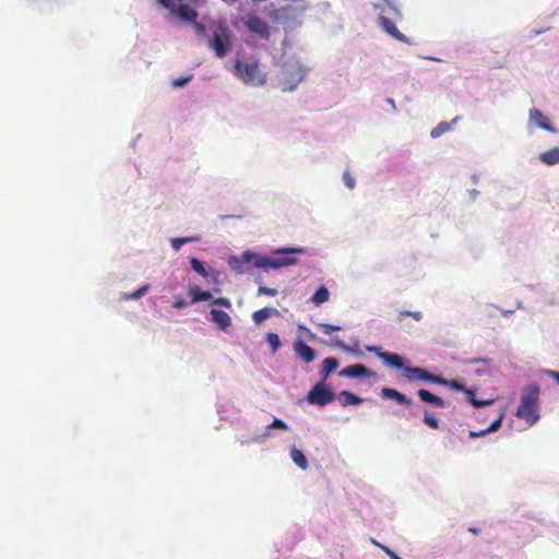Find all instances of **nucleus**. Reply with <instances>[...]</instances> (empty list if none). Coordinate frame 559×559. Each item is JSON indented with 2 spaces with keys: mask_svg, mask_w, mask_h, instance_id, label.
<instances>
[{
  "mask_svg": "<svg viewBox=\"0 0 559 559\" xmlns=\"http://www.w3.org/2000/svg\"><path fill=\"white\" fill-rule=\"evenodd\" d=\"M464 393L467 395L468 402L475 407L486 406L493 403V400H477L475 397V391L473 389L466 388Z\"/></svg>",
  "mask_w": 559,
  "mask_h": 559,
  "instance_id": "26",
  "label": "nucleus"
},
{
  "mask_svg": "<svg viewBox=\"0 0 559 559\" xmlns=\"http://www.w3.org/2000/svg\"><path fill=\"white\" fill-rule=\"evenodd\" d=\"M189 295L191 296V302L195 304L199 301H207L212 299L210 292L202 290L199 286H191L189 288Z\"/></svg>",
  "mask_w": 559,
  "mask_h": 559,
  "instance_id": "21",
  "label": "nucleus"
},
{
  "mask_svg": "<svg viewBox=\"0 0 559 559\" xmlns=\"http://www.w3.org/2000/svg\"><path fill=\"white\" fill-rule=\"evenodd\" d=\"M280 312L276 308L264 307L260 310H257L252 313V320L257 325L262 324L265 320L273 316H278Z\"/></svg>",
  "mask_w": 559,
  "mask_h": 559,
  "instance_id": "18",
  "label": "nucleus"
},
{
  "mask_svg": "<svg viewBox=\"0 0 559 559\" xmlns=\"http://www.w3.org/2000/svg\"><path fill=\"white\" fill-rule=\"evenodd\" d=\"M423 421L432 429L439 428V420L436 417L429 415L428 413H425Z\"/></svg>",
  "mask_w": 559,
  "mask_h": 559,
  "instance_id": "34",
  "label": "nucleus"
},
{
  "mask_svg": "<svg viewBox=\"0 0 559 559\" xmlns=\"http://www.w3.org/2000/svg\"><path fill=\"white\" fill-rule=\"evenodd\" d=\"M406 317H412L416 321H420L423 319V313L420 311H400L397 313V321L403 322Z\"/></svg>",
  "mask_w": 559,
  "mask_h": 559,
  "instance_id": "30",
  "label": "nucleus"
},
{
  "mask_svg": "<svg viewBox=\"0 0 559 559\" xmlns=\"http://www.w3.org/2000/svg\"><path fill=\"white\" fill-rule=\"evenodd\" d=\"M404 370L409 381L423 380L431 383L444 382V378L432 374L420 367H406Z\"/></svg>",
  "mask_w": 559,
  "mask_h": 559,
  "instance_id": "8",
  "label": "nucleus"
},
{
  "mask_svg": "<svg viewBox=\"0 0 559 559\" xmlns=\"http://www.w3.org/2000/svg\"><path fill=\"white\" fill-rule=\"evenodd\" d=\"M539 159L545 165H556L559 163V147H554L539 155Z\"/></svg>",
  "mask_w": 559,
  "mask_h": 559,
  "instance_id": "22",
  "label": "nucleus"
},
{
  "mask_svg": "<svg viewBox=\"0 0 559 559\" xmlns=\"http://www.w3.org/2000/svg\"><path fill=\"white\" fill-rule=\"evenodd\" d=\"M163 7L170 9L171 14L178 16L180 20L186 22H194L198 17V12L189 4H181L179 7H175L171 0H158Z\"/></svg>",
  "mask_w": 559,
  "mask_h": 559,
  "instance_id": "7",
  "label": "nucleus"
},
{
  "mask_svg": "<svg viewBox=\"0 0 559 559\" xmlns=\"http://www.w3.org/2000/svg\"><path fill=\"white\" fill-rule=\"evenodd\" d=\"M318 326L322 330L324 334H331L332 332L340 331L341 326L328 323H320Z\"/></svg>",
  "mask_w": 559,
  "mask_h": 559,
  "instance_id": "35",
  "label": "nucleus"
},
{
  "mask_svg": "<svg viewBox=\"0 0 559 559\" xmlns=\"http://www.w3.org/2000/svg\"><path fill=\"white\" fill-rule=\"evenodd\" d=\"M443 385H447L449 388H451L452 390H455V391H465V385L463 382L461 381H457V380H447L444 379V382L442 383Z\"/></svg>",
  "mask_w": 559,
  "mask_h": 559,
  "instance_id": "33",
  "label": "nucleus"
},
{
  "mask_svg": "<svg viewBox=\"0 0 559 559\" xmlns=\"http://www.w3.org/2000/svg\"><path fill=\"white\" fill-rule=\"evenodd\" d=\"M295 352L307 364L316 358V350L302 341L296 342Z\"/></svg>",
  "mask_w": 559,
  "mask_h": 559,
  "instance_id": "17",
  "label": "nucleus"
},
{
  "mask_svg": "<svg viewBox=\"0 0 559 559\" xmlns=\"http://www.w3.org/2000/svg\"><path fill=\"white\" fill-rule=\"evenodd\" d=\"M340 376L355 378V377H370L371 371L364 365H350L340 371Z\"/></svg>",
  "mask_w": 559,
  "mask_h": 559,
  "instance_id": "13",
  "label": "nucleus"
},
{
  "mask_svg": "<svg viewBox=\"0 0 559 559\" xmlns=\"http://www.w3.org/2000/svg\"><path fill=\"white\" fill-rule=\"evenodd\" d=\"M468 531L473 534H478L479 533V530L476 528V527H469Z\"/></svg>",
  "mask_w": 559,
  "mask_h": 559,
  "instance_id": "46",
  "label": "nucleus"
},
{
  "mask_svg": "<svg viewBox=\"0 0 559 559\" xmlns=\"http://www.w3.org/2000/svg\"><path fill=\"white\" fill-rule=\"evenodd\" d=\"M148 289H150V285L148 284L143 285L142 287H140L139 289H136L132 294L127 295L124 297V299H138V298L144 296L148 292Z\"/></svg>",
  "mask_w": 559,
  "mask_h": 559,
  "instance_id": "32",
  "label": "nucleus"
},
{
  "mask_svg": "<svg viewBox=\"0 0 559 559\" xmlns=\"http://www.w3.org/2000/svg\"><path fill=\"white\" fill-rule=\"evenodd\" d=\"M530 120L546 131L552 133L557 132V130L549 123L548 119L544 116V114L536 108L530 110Z\"/></svg>",
  "mask_w": 559,
  "mask_h": 559,
  "instance_id": "15",
  "label": "nucleus"
},
{
  "mask_svg": "<svg viewBox=\"0 0 559 559\" xmlns=\"http://www.w3.org/2000/svg\"><path fill=\"white\" fill-rule=\"evenodd\" d=\"M389 105H393V106H394V102H393V99H390V100H389Z\"/></svg>",
  "mask_w": 559,
  "mask_h": 559,
  "instance_id": "49",
  "label": "nucleus"
},
{
  "mask_svg": "<svg viewBox=\"0 0 559 559\" xmlns=\"http://www.w3.org/2000/svg\"><path fill=\"white\" fill-rule=\"evenodd\" d=\"M212 304L215 305V306H222V307L227 308V309L231 308L230 300L228 298H225V297L215 298V299L212 300Z\"/></svg>",
  "mask_w": 559,
  "mask_h": 559,
  "instance_id": "36",
  "label": "nucleus"
},
{
  "mask_svg": "<svg viewBox=\"0 0 559 559\" xmlns=\"http://www.w3.org/2000/svg\"><path fill=\"white\" fill-rule=\"evenodd\" d=\"M338 400L342 406L346 407L349 405H358L362 400L349 391H342L338 395Z\"/></svg>",
  "mask_w": 559,
  "mask_h": 559,
  "instance_id": "23",
  "label": "nucleus"
},
{
  "mask_svg": "<svg viewBox=\"0 0 559 559\" xmlns=\"http://www.w3.org/2000/svg\"><path fill=\"white\" fill-rule=\"evenodd\" d=\"M191 267L200 275H202L203 277H207L209 276V273L206 271V269L204 267L203 263L195 259V258H192L191 259Z\"/></svg>",
  "mask_w": 559,
  "mask_h": 559,
  "instance_id": "31",
  "label": "nucleus"
},
{
  "mask_svg": "<svg viewBox=\"0 0 559 559\" xmlns=\"http://www.w3.org/2000/svg\"><path fill=\"white\" fill-rule=\"evenodd\" d=\"M334 399L335 394L323 382L314 384L307 395L308 403L319 406H325Z\"/></svg>",
  "mask_w": 559,
  "mask_h": 559,
  "instance_id": "6",
  "label": "nucleus"
},
{
  "mask_svg": "<svg viewBox=\"0 0 559 559\" xmlns=\"http://www.w3.org/2000/svg\"><path fill=\"white\" fill-rule=\"evenodd\" d=\"M417 395L419 396V399L423 402L431 404L436 407H444L445 406L444 401L440 396L435 395L433 393H431L428 390L420 389V390H418Z\"/></svg>",
  "mask_w": 559,
  "mask_h": 559,
  "instance_id": "19",
  "label": "nucleus"
},
{
  "mask_svg": "<svg viewBox=\"0 0 559 559\" xmlns=\"http://www.w3.org/2000/svg\"><path fill=\"white\" fill-rule=\"evenodd\" d=\"M338 365V360L334 357H328L323 359L321 364V373L323 376V379H326L331 372L336 370Z\"/></svg>",
  "mask_w": 559,
  "mask_h": 559,
  "instance_id": "24",
  "label": "nucleus"
},
{
  "mask_svg": "<svg viewBox=\"0 0 559 559\" xmlns=\"http://www.w3.org/2000/svg\"><path fill=\"white\" fill-rule=\"evenodd\" d=\"M193 27L197 32V34L201 37H204L205 34H206V26L201 24V23H198L197 21L193 22Z\"/></svg>",
  "mask_w": 559,
  "mask_h": 559,
  "instance_id": "40",
  "label": "nucleus"
},
{
  "mask_svg": "<svg viewBox=\"0 0 559 559\" xmlns=\"http://www.w3.org/2000/svg\"><path fill=\"white\" fill-rule=\"evenodd\" d=\"M302 252H304V249L299 248V247H297V248H289V247L278 248V249L274 250V253L275 254H285V257L270 258V257H264V255H260V254L247 251V252L242 253L240 259H234V261L237 263H243V262L248 263V262L253 261L254 266L258 269H263L265 271L271 270V269L277 270L281 267L295 265L297 263V259L293 258L288 254L302 253Z\"/></svg>",
  "mask_w": 559,
  "mask_h": 559,
  "instance_id": "1",
  "label": "nucleus"
},
{
  "mask_svg": "<svg viewBox=\"0 0 559 559\" xmlns=\"http://www.w3.org/2000/svg\"><path fill=\"white\" fill-rule=\"evenodd\" d=\"M368 352L374 353L380 359H382L389 366L401 369L404 367L403 358L393 353L383 352L379 346H369L367 347Z\"/></svg>",
  "mask_w": 559,
  "mask_h": 559,
  "instance_id": "10",
  "label": "nucleus"
},
{
  "mask_svg": "<svg viewBox=\"0 0 559 559\" xmlns=\"http://www.w3.org/2000/svg\"><path fill=\"white\" fill-rule=\"evenodd\" d=\"M231 33L224 23L212 26V37L209 47L214 50L216 57L224 58L231 49Z\"/></svg>",
  "mask_w": 559,
  "mask_h": 559,
  "instance_id": "4",
  "label": "nucleus"
},
{
  "mask_svg": "<svg viewBox=\"0 0 559 559\" xmlns=\"http://www.w3.org/2000/svg\"><path fill=\"white\" fill-rule=\"evenodd\" d=\"M329 296H330V293L328 290V288H325L324 286H321L320 288L317 289V292L313 294V296L311 297V300L316 304V305H321L325 301H328L329 299Z\"/></svg>",
  "mask_w": 559,
  "mask_h": 559,
  "instance_id": "27",
  "label": "nucleus"
},
{
  "mask_svg": "<svg viewBox=\"0 0 559 559\" xmlns=\"http://www.w3.org/2000/svg\"><path fill=\"white\" fill-rule=\"evenodd\" d=\"M389 105H393V106H394V102H393V99H390V100H389Z\"/></svg>",
  "mask_w": 559,
  "mask_h": 559,
  "instance_id": "48",
  "label": "nucleus"
},
{
  "mask_svg": "<svg viewBox=\"0 0 559 559\" xmlns=\"http://www.w3.org/2000/svg\"><path fill=\"white\" fill-rule=\"evenodd\" d=\"M381 396L384 399L394 400L397 404L406 406H411L413 404V401L408 399L405 394L392 388H383L381 390Z\"/></svg>",
  "mask_w": 559,
  "mask_h": 559,
  "instance_id": "14",
  "label": "nucleus"
},
{
  "mask_svg": "<svg viewBox=\"0 0 559 559\" xmlns=\"http://www.w3.org/2000/svg\"><path fill=\"white\" fill-rule=\"evenodd\" d=\"M290 459L299 468H301L304 471L308 468V461H307L305 454L302 453V451H300L299 449H297V448L292 449Z\"/></svg>",
  "mask_w": 559,
  "mask_h": 559,
  "instance_id": "25",
  "label": "nucleus"
},
{
  "mask_svg": "<svg viewBox=\"0 0 559 559\" xmlns=\"http://www.w3.org/2000/svg\"><path fill=\"white\" fill-rule=\"evenodd\" d=\"M380 25L382 28L390 34L392 37L396 38L400 41H407L404 34H402L395 23L391 21L389 17L380 16Z\"/></svg>",
  "mask_w": 559,
  "mask_h": 559,
  "instance_id": "16",
  "label": "nucleus"
},
{
  "mask_svg": "<svg viewBox=\"0 0 559 559\" xmlns=\"http://www.w3.org/2000/svg\"><path fill=\"white\" fill-rule=\"evenodd\" d=\"M199 239H200L199 236L173 238L171 247L174 250L178 251L185 243L198 241Z\"/></svg>",
  "mask_w": 559,
  "mask_h": 559,
  "instance_id": "28",
  "label": "nucleus"
},
{
  "mask_svg": "<svg viewBox=\"0 0 559 559\" xmlns=\"http://www.w3.org/2000/svg\"><path fill=\"white\" fill-rule=\"evenodd\" d=\"M186 306H187V302L183 299H178L174 302V308H177V309L183 308Z\"/></svg>",
  "mask_w": 559,
  "mask_h": 559,
  "instance_id": "45",
  "label": "nucleus"
},
{
  "mask_svg": "<svg viewBox=\"0 0 559 559\" xmlns=\"http://www.w3.org/2000/svg\"><path fill=\"white\" fill-rule=\"evenodd\" d=\"M261 295H267V296H276L277 295V289L275 288H270V287H266V286H260L258 288V296H261Z\"/></svg>",
  "mask_w": 559,
  "mask_h": 559,
  "instance_id": "37",
  "label": "nucleus"
},
{
  "mask_svg": "<svg viewBox=\"0 0 559 559\" xmlns=\"http://www.w3.org/2000/svg\"><path fill=\"white\" fill-rule=\"evenodd\" d=\"M247 27L250 32L259 35L263 39L270 38V27L267 23L258 15H250L248 17Z\"/></svg>",
  "mask_w": 559,
  "mask_h": 559,
  "instance_id": "9",
  "label": "nucleus"
},
{
  "mask_svg": "<svg viewBox=\"0 0 559 559\" xmlns=\"http://www.w3.org/2000/svg\"><path fill=\"white\" fill-rule=\"evenodd\" d=\"M373 544H376L377 546L381 547V548L384 550V552H385V554H386L391 559H393V558H394V556H397V555H396L394 551H392L390 548H388V547H385V546H382V545L378 544V543H377V542H374V540H373Z\"/></svg>",
  "mask_w": 559,
  "mask_h": 559,
  "instance_id": "44",
  "label": "nucleus"
},
{
  "mask_svg": "<svg viewBox=\"0 0 559 559\" xmlns=\"http://www.w3.org/2000/svg\"><path fill=\"white\" fill-rule=\"evenodd\" d=\"M210 314L211 320L219 330L225 331L231 325V318L227 312L218 309H212Z\"/></svg>",
  "mask_w": 559,
  "mask_h": 559,
  "instance_id": "12",
  "label": "nucleus"
},
{
  "mask_svg": "<svg viewBox=\"0 0 559 559\" xmlns=\"http://www.w3.org/2000/svg\"><path fill=\"white\" fill-rule=\"evenodd\" d=\"M333 345L336 347H340L344 350H349V347L340 338L335 337L333 338Z\"/></svg>",
  "mask_w": 559,
  "mask_h": 559,
  "instance_id": "42",
  "label": "nucleus"
},
{
  "mask_svg": "<svg viewBox=\"0 0 559 559\" xmlns=\"http://www.w3.org/2000/svg\"><path fill=\"white\" fill-rule=\"evenodd\" d=\"M539 395L540 388L537 383L527 384L521 395L520 404L516 408L515 416L525 420L530 426L539 419Z\"/></svg>",
  "mask_w": 559,
  "mask_h": 559,
  "instance_id": "2",
  "label": "nucleus"
},
{
  "mask_svg": "<svg viewBox=\"0 0 559 559\" xmlns=\"http://www.w3.org/2000/svg\"><path fill=\"white\" fill-rule=\"evenodd\" d=\"M266 341L272 348V353H276L282 346L280 336L276 333L270 332L266 334Z\"/></svg>",
  "mask_w": 559,
  "mask_h": 559,
  "instance_id": "29",
  "label": "nucleus"
},
{
  "mask_svg": "<svg viewBox=\"0 0 559 559\" xmlns=\"http://www.w3.org/2000/svg\"><path fill=\"white\" fill-rule=\"evenodd\" d=\"M192 79L191 75H188V76H183V78H179V79H176L174 82H173V85L175 87H181L183 85H186L188 82H190V80Z\"/></svg>",
  "mask_w": 559,
  "mask_h": 559,
  "instance_id": "41",
  "label": "nucleus"
},
{
  "mask_svg": "<svg viewBox=\"0 0 559 559\" xmlns=\"http://www.w3.org/2000/svg\"><path fill=\"white\" fill-rule=\"evenodd\" d=\"M306 69L298 61H287L283 64L280 82L284 92H292L304 80Z\"/></svg>",
  "mask_w": 559,
  "mask_h": 559,
  "instance_id": "5",
  "label": "nucleus"
},
{
  "mask_svg": "<svg viewBox=\"0 0 559 559\" xmlns=\"http://www.w3.org/2000/svg\"><path fill=\"white\" fill-rule=\"evenodd\" d=\"M504 416H506V411L500 409L496 419L490 424V426L488 428H486L484 430H479V431H469V433H468L469 438L476 439L479 437H484L490 432L497 431L501 427Z\"/></svg>",
  "mask_w": 559,
  "mask_h": 559,
  "instance_id": "11",
  "label": "nucleus"
},
{
  "mask_svg": "<svg viewBox=\"0 0 559 559\" xmlns=\"http://www.w3.org/2000/svg\"><path fill=\"white\" fill-rule=\"evenodd\" d=\"M344 183L347 188L353 189L355 187V180L349 173L345 171L343 175Z\"/></svg>",
  "mask_w": 559,
  "mask_h": 559,
  "instance_id": "39",
  "label": "nucleus"
},
{
  "mask_svg": "<svg viewBox=\"0 0 559 559\" xmlns=\"http://www.w3.org/2000/svg\"><path fill=\"white\" fill-rule=\"evenodd\" d=\"M235 75L247 85L262 86L266 82V74L260 69L257 60L240 61L234 64Z\"/></svg>",
  "mask_w": 559,
  "mask_h": 559,
  "instance_id": "3",
  "label": "nucleus"
},
{
  "mask_svg": "<svg viewBox=\"0 0 559 559\" xmlns=\"http://www.w3.org/2000/svg\"><path fill=\"white\" fill-rule=\"evenodd\" d=\"M543 373L547 374L548 377L555 379L559 383V371L555 370H544Z\"/></svg>",
  "mask_w": 559,
  "mask_h": 559,
  "instance_id": "43",
  "label": "nucleus"
},
{
  "mask_svg": "<svg viewBox=\"0 0 559 559\" xmlns=\"http://www.w3.org/2000/svg\"><path fill=\"white\" fill-rule=\"evenodd\" d=\"M269 429H273V428H278V429H282V430H286L287 429V425L285 424V421H283L282 419L280 418H275L269 426H267Z\"/></svg>",
  "mask_w": 559,
  "mask_h": 559,
  "instance_id": "38",
  "label": "nucleus"
},
{
  "mask_svg": "<svg viewBox=\"0 0 559 559\" xmlns=\"http://www.w3.org/2000/svg\"><path fill=\"white\" fill-rule=\"evenodd\" d=\"M316 338H317L316 335L309 332V340L310 341H316Z\"/></svg>",
  "mask_w": 559,
  "mask_h": 559,
  "instance_id": "47",
  "label": "nucleus"
},
{
  "mask_svg": "<svg viewBox=\"0 0 559 559\" xmlns=\"http://www.w3.org/2000/svg\"><path fill=\"white\" fill-rule=\"evenodd\" d=\"M459 120H461V117L457 116L454 119H452L451 122L441 121L439 122L431 131L430 136L436 139L442 135L443 133L451 130L452 126L455 124Z\"/></svg>",
  "mask_w": 559,
  "mask_h": 559,
  "instance_id": "20",
  "label": "nucleus"
}]
</instances>
